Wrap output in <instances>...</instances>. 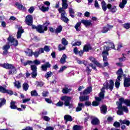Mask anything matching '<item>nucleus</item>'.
Segmentation results:
<instances>
[{"instance_id":"f257e3e1","label":"nucleus","mask_w":130,"mask_h":130,"mask_svg":"<svg viewBox=\"0 0 130 130\" xmlns=\"http://www.w3.org/2000/svg\"><path fill=\"white\" fill-rule=\"evenodd\" d=\"M25 23L28 26H31L32 29H36L37 32L40 33V34H43L45 31H47L48 30V26L50 25L49 20H46L42 25L39 24L37 26L34 24H33V17L32 15H30L26 17Z\"/></svg>"},{"instance_id":"f03ea898","label":"nucleus","mask_w":130,"mask_h":130,"mask_svg":"<svg viewBox=\"0 0 130 130\" xmlns=\"http://www.w3.org/2000/svg\"><path fill=\"white\" fill-rule=\"evenodd\" d=\"M60 101H59L56 104V106L57 107H62L63 106L68 107V106H73V105L71 104V100H72V98L70 96H68L67 95L62 96L60 98ZM63 101L64 103L62 102Z\"/></svg>"},{"instance_id":"7ed1b4c3","label":"nucleus","mask_w":130,"mask_h":130,"mask_svg":"<svg viewBox=\"0 0 130 130\" xmlns=\"http://www.w3.org/2000/svg\"><path fill=\"white\" fill-rule=\"evenodd\" d=\"M102 5V9L104 11V12H106V10H109V12L112 13V14H114V13H116V11H117V9H116V6H113L110 4H106L105 1H103L101 3Z\"/></svg>"},{"instance_id":"20e7f679","label":"nucleus","mask_w":130,"mask_h":130,"mask_svg":"<svg viewBox=\"0 0 130 130\" xmlns=\"http://www.w3.org/2000/svg\"><path fill=\"white\" fill-rule=\"evenodd\" d=\"M82 24H83V25H84L86 27H89V26H93V23H92V21H91V20L82 19L81 21L77 22L74 26V28L77 32L81 31V29L79 28H80V27H82Z\"/></svg>"},{"instance_id":"39448f33","label":"nucleus","mask_w":130,"mask_h":130,"mask_svg":"<svg viewBox=\"0 0 130 130\" xmlns=\"http://www.w3.org/2000/svg\"><path fill=\"white\" fill-rule=\"evenodd\" d=\"M113 88H114V82H113V80L111 79L109 80V83L108 82H106V84H104V87L101 89V93H105V89L106 90H108V89H109L110 91H112Z\"/></svg>"},{"instance_id":"423d86ee","label":"nucleus","mask_w":130,"mask_h":130,"mask_svg":"<svg viewBox=\"0 0 130 130\" xmlns=\"http://www.w3.org/2000/svg\"><path fill=\"white\" fill-rule=\"evenodd\" d=\"M110 48L106 46H104V51L102 52V54L103 55V61H107L108 60V58L107 56L109 55V49Z\"/></svg>"},{"instance_id":"0eeeda50","label":"nucleus","mask_w":130,"mask_h":130,"mask_svg":"<svg viewBox=\"0 0 130 130\" xmlns=\"http://www.w3.org/2000/svg\"><path fill=\"white\" fill-rule=\"evenodd\" d=\"M85 105V106H91V102L86 101L85 103V104L81 103H78V107L76 108V112H79L80 111H82V108H84Z\"/></svg>"},{"instance_id":"6e6552de","label":"nucleus","mask_w":130,"mask_h":130,"mask_svg":"<svg viewBox=\"0 0 130 130\" xmlns=\"http://www.w3.org/2000/svg\"><path fill=\"white\" fill-rule=\"evenodd\" d=\"M61 43L58 45V50L59 51H62V50H66V46L69 44V42L66 39V38H62L61 39ZM64 45V46H63Z\"/></svg>"},{"instance_id":"1a4fd4ad","label":"nucleus","mask_w":130,"mask_h":130,"mask_svg":"<svg viewBox=\"0 0 130 130\" xmlns=\"http://www.w3.org/2000/svg\"><path fill=\"white\" fill-rule=\"evenodd\" d=\"M7 40L9 43H11V45H13L14 47H17L19 45V41L15 39L13 36H9Z\"/></svg>"},{"instance_id":"9d476101","label":"nucleus","mask_w":130,"mask_h":130,"mask_svg":"<svg viewBox=\"0 0 130 130\" xmlns=\"http://www.w3.org/2000/svg\"><path fill=\"white\" fill-rule=\"evenodd\" d=\"M30 69L32 71V73H31V77L33 79H35L37 77V66L35 64L31 65Z\"/></svg>"},{"instance_id":"9b49d317","label":"nucleus","mask_w":130,"mask_h":130,"mask_svg":"<svg viewBox=\"0 0 130 130\" xmlns=\"http://www.w3.org/2000/svg\"><path fill=\"white\" fill-rule=\"evenodd\" d=\"M0 92L1 93H3L4 94H8V95H14V91L10 90V89H7L6 88L0 86Z\"/></svg>"},{"instance_id":"f8f14e48","label":"nucleus","mask_w":130,"mask_h":130,"mask_svg":"<svg viewBox=\"0 0 130 130\" xmlns=\"http://www.w3.org/2000/svg\"><path fill=\"white\" fill-rule=\"evenodd\" d=\"M113 27V25H110V24H107L106 26H103L101 30V32L102 33L105 34L107 33L108 31H110L111 29H112Z\"/></svg>"},{"instance_id":"ddd939ff","label":"nucleus","mask_w":130,"mask_h":130,"mask_svg":"<svg viewBox=\"0 0 130 130\" xmlns=\"http://www.w3.org/2000/svg\"><path fill=\"white\" fill-rule=\"evenodd\" d=\"M10 70L8 71V76L11 75H16L17 74V69L15 68V66L12 64L9 69Z\"/></svg>"},{"instance_id":"4468645a","label":"nucleus","mask_w":130,"mask_h":130,"mask_svg":"<svg viewBox=\"0 0 130 130\" xmlns=\"http://www.w3.org/2000/svg\"><path fill=\"white\" fill-rule=\"evenodd\" d=\"M51 68V64L49 61L46 62L44 64L41 66V70L43 72H46L48 69Z\"/></svg>"},{"instance_id":"2eb2a0df","label":"nucleus","mask_w":130,"mask_h":130,"mask_svg":"<svg viewBox=\"0 0 130 130\" xmlns=\"http://www.w3.org/2000/svg\"><path fill=\"white\" fill-rule=\"evenodd\" d=\"M123 86L125 88H128V87H130V78L129 77H124Z\"/></svg>"},{"instance_id":"dca6fc26","label":"nucleus","mask_w":130,"mask_h":130,"mask_svg":"<svg viewBox=\"0 0 130 130\" xmlns=\"http://www.w3.org/2000/svg\"><path fill=\"white\" fill-rule=\"evenodd\" d=\"M44 52V50L43 49V48H41L39 49L38 51L33 52L32 54L34 55L35 57L37 58V57L39 56V55L40 54L43 53Z\"/></svg>"},{"instance_id":"f3484780","label":"nucleus","mask_w":130,"mask_h":130,"mask_svg":"<svg viewBox=\"0 0 130 130\" xmlns=\"http://www.w3.org/2000/svg\"><path fill=\"white\" fill-rule=\"evenodd\" d=\"M22 33H24V29H23V27L20 26L18 28L17 34L16 36L17 39H19L22 37Z\"/></svg>"},{"instance_id":"a211bd4d","label":"nucleus","mask_w":130,"mask_h":130,"mask_svg":"<svg viewBox=\"0 0 130 130\" xmlns=\"http://www.w3.org/2000/svg\"><path fill=\"white\" fill-rule=\"evenodd\" d=\"M89 60L92 61L93 63L97 66L99 68H101V67H102V65H101L98 61L96 60V58H94L93 56H90L89 57Z\"/></svg>"},{"instance_id":"6ab92c4d","label":"nucleus","mask_w":130,"mask_h":130,"mask_svg":"<svg viewBox=\"0 0 130 130\" xmlns=\"http://www.w3.org/2000/svg\"><path fill=\"white\" fill-rule=\"evenodd\" d=\"M92 125H99L100 124V120L97 117H94L91 121Z\"/></svg>"},{"instance_id":"aec40b11","label":"nucleus","mask_w":130,"mask_h":130,"mask_svg":"<svg viewBox=\"0 0 130 130\" xmlns=\"http://www.w3.org/2000/svg\"><path fill=\"white\" fill-rule=\"evenodd\" d=\"M61 20L64 22V23H66L67 24H69V21L70 19L68 18V17H66V12L61 14Z\"/></svg>"},{"instance_id":"412c9836","label":"nucleus","mask_w":130,"mask_h":130,"mask_svg":"<svg viewBox=\"0 0 130 130\" xmlns=\"http://www.w3.org/2000/svg\"><path fill=\"white\" fill-rule=\"evenodd\" d=\"M92 49H93V48H92L90 44H85L83 47V51H84V52H89V51L92 50Z\"/></svg>"},{"instance_id":"4be33fe9","label":"nucleus","mask_w":130,"mask_h":130,"mask_svg":"<svg viewBox=\"0 0 130 130\" xmlns=\"http://www.w3.org/2000/svg\"><path fill=\"white\" fill-rule=\"evenodd\" d=\"M91 92H92V86H89L86 89H85L83 91L82 94L88 95V94H90Z\"/></svg>"},{"instance_id":"5701e85b","label":"nucleus","mask_w":130,"mask_h":130,"mask_svg":"<svg viewBox=\"0 0 130 130\" xmlns=\"http://www.w3.org/2000/svg\"><path fill=\"white\" fill-rule=\"evenodd\" d=\"M94 98L95 101L92 102V106H93V107L99 106V105L100 104V102H101V101L97 99V98L96 97H95Z\"/></svg>"},{"instance_id":"b1692460","label":"nucleus","mask_w":130,"mask_h":130,"mask_svg":"<svg viewBox=\"0 0 130 130\" xmlns=\"http://www.w3.org/2000/svg\"><path fill=\"white\" fill-rule=\"evenodd\" d=\"M101 113L102 114H106L107 113V106L106 105H102L101 108Z\"/></svg>"},{"instance_id":"393cba45","label":"nucleus","mask_w":130,"mask_h":130,"mask_svg":"<svg viewBox=\"0 0 130 130\" xmlns=\"http://www.w3.org/2000/svg\"><path fill=\"white\" fill-rule=\"evenodd\" d=\"M15 6L17 7L18 10H22V11H26V7L22 5H21L19 2L15 3Z\"/></svg>"},{"instance_id":"a878e982","label":"nucleus","mask_w":130,"mask_h":130,"mask_svg":"<svg viewBox=\"0 0 130 130\" xmlns=\"http://www.w3.org/2000/svg\"><path fill=\"white\" fill-rule=\"evenodd\" d=\"M12 64H9V63H4V64H0V67L4 68V69H6V70H9V69L12 66Z\"/></svg>"},{"instance_id":"bb28decb","label":"nucleus","mask_w":130,"mask_h":130,"mask_svg":"<svg viewBox=\"0 0 130 130\" xmlns=\"http://www.w3.org/2000/svg\"><path fill=\"white\" fill-rule=\"evenodd\" d=\"M80 102H84V101H88L89 100V95L80 96L79 97Z\"/></svg>"},{"instance_id":"cd10ccee","label":"nucleus","mask_w":130,"mask_h":130,"mask_svg":"<svg viewBox=\"0 0 130 130\" xmlns=\"http://www.w3.org/2000/svg\"><path fill=\"white\" fill-rule=\"evenodd\" d=\"M64 119L66 120V122H68V121H73V118L72 116L70 115H66L64 116Z\"/></svg>"},{"instance_id":"c85d7f7f","label":"nucleus","mask_w":130,"mask_h":130,"mask_svg":"<svg viewBox=\"0 0 130 130\" xmlns=\"http://www.w3.org/2000/svg\"><path fill=\"white\" fill-rule=\"evenodd\" d=\"M104 97H105V93L100 92L99 94V96H95L96 98L98 99L99 100L102 101L103 99H104Z\"/></svg>"},{"instance_id":"c756f323","label":"nucleus","mask_w":130,"mask_h":130,"mask_svg":"<svg viewBox=\"0 0 130 130\" xmlns=\"http://www.w3.org/2000/svg\"><path fill=\"white\" fill-rule=\"evenodd\" d=\"M67 58L68 57L67 56V55L66 54H63L60 60V63L63 64V63L66 62V59H67Z\"/></svg>"},{"instance_id":"7c9ffc66","label":"nucleus","mask_w":130,"mask_h":130,"mask_svg":"<svg viewBox=\"0 0 130 130\" xmlns=\"http://www.w3.org/2000/svg\"><path fill=\"white\" fill-rule=\"evenodd\" d=\"M120 123L121 125L122 124H126V125H127V126H128L130 124V121L129 120H119Z\"/></svg>"},{"instance_id":"2f4dec72","label":"nucleus","mask_w":130,"mask_h":130,"mask_svg":"<svg viewBox=\"0 0 130 130\" xmlns=\"http://www.w3.org/2000/svg\"><path fill=\"white\" fill-rule=\"evenodd\" d=\"M11 109H17V105H16V102L11 101L10 103Z\"/></svg>"},{"instance_id":"473e14b6","label":"nucleus","mask_w":130,"mask_h":130,"mask_svg":"<svg viewBox=\"0 0 130 130\" xmlns=\"http://www.w3.org/2000/svg\"><path fill=\"white\" fill-rule=\"evenodd\" d=\"M62 31V26L61 25H59L55 30V32L56 34L60 33Z\"/></svg>"},{"instance_id":"72a5a7b5","label":"nucleus","mask_w":130,"mask_h":130,"mask_svg":"<svg viewBox=\"0 0 130 130\" xmlns=\"http://www.w3.org/2000/svg\"><path fill=\"white\" fill-rule=\"evenodd\" d=\"M7 103V100L5 98L0 99V108L4 105H5Z\"/></svg>"},{"instance_id":"f704fd0d","label":"nucleus","mask_w":130,"mask_h":130,"mask_svg":"<svg viewBox=\"0 0 130 130\" xmlns=\"http://www.w3.org/2000/svg\"><path fill=\"white\" fill-rule=\"evenodd\" d=\"M40 10L43 13H45V12H48V11H49V7H45V6H42L40 8Z\"/></svg>"},{"instance_id":"c9c22d12","label":"nucleus","mask_w":130,"mask_h":130,"mask_svg":"<svg viewBox=\"0 0 130 130\" xmlns=\"http://www.w3.org/2000/svg\"><path fill=\"white\" fill-rule=\"evenodd\" d=\"M52 75H53L52 72L51 71H49L48 72H47L45 74V78H46V79L48 80V79H49V78H50V77H51Z\"/></svg>"},{"instance_id":"e433bc0d","label":"nucleus","mask_w":130,"mask_h":130,"mask_svg":"<svg viewBox=\"0 0 130 130\" xmlns=\"http://www.w3.org/2000/svg\"><path fill=\"white\" fill-rule=\"evenodd\" d=\"M30 95L31 97H37V96H40V95H38V93H37V91L36 90L31 91L30 92Z\"/></svg>"},{"instance_id":"4c0bfd02","label":"nucleus","mask_w":130,"mask_h":130,"mask_svg":"<svg viewBox=\"0 0 130 130\" xmlns=\"http://www.w3.org/2000/svg\"><path fill=\"white\" fill-rule=\"evenodd\" d=\"M22 88L24 91H27L28 89H29V84L27 83H24L22 85Z\"/></svg>"},{"instance_id":"58836bf2","label":"nucleus","mask_w":130,"mask_h":130,"mask_svg":"<svg viewBox=\"0 0 130 130\" xmlns=\"http://www.w3.org/2000/svg\"><path fill=\"white\" fill-rule=\"evenodd\" d=\"M82 128L83 126L78 125H75L73 127V130H82Z\"/></svg>"},{"instance_id":"ea45409f","label":"nucleus","mask_w":130,"mask_h":130,"mask_svg":"<svg viewBox=\"0 0 130 130\" xmlns=\"http://www.w3.org/2000/svg\"><path fill=\"white\" fill-rule=\"evenodd\" d=\"M32 63H33V61H32L31 60H28L26 62H23V64L24 67H26V66H28V64L29 66H31V64H32Z\"/></svg>"},{"instance_id":"a19ab883","label":"nucleus","mask_w":130,"mask_h":130,"mask_svg":"<svg viewBox=\"0 0 130 130\" xmlns=\"http://www.w3.org/2000/svg\"><path fill=\"white\" fill-rule=\"evenodd\" d=\"M62 93L63 94H68V93H70V89L68 87H66L62 89Z\"/></svg>"},{"instance_id":"79ce46f5","label":"nucleus","mask_w":130,"mask_h":130,"mask_svg":"<svg viewBox=\"0 0 130 130\" xmlns=\"http://www.w3.org/2000/svg\"><path fill=\"white\" fill-rule=\"evenodd\" d=\"M108 43L110 44V46H111V48H112V49H115V45L113 43V42L108 41Z\"/></svg>"},{"instance_id":"37998d69","label":"nucleus","mask_w":130,"mask_h":130,"mask_svg":"<svg viewBox=\"0 0 130 130\" xmlns=\"http://www.w3.org/2000/svg\"><path fill=\"white\" fill-rule=\"evenodd\" d=\"M116 105H118L117 108L118 109H122V108L123 107H122V103H119V101H117Z\"/></svg>"},{"instance_id":"c03bdc74","label":"nucleus","mask_w":130,"mask_h":130,"mask_svg":"<svg viewBox=\"0 0 130 130\" xmlns=\"http://www.w3.org/2000/svg\"><path fill=\"white\" fill-rule=\"evenodd\" d=\"M123 28H124V29H126V30H128V29H129L130 28V23H124L123 25Z\"/></svg>"},{"instance_id":"a18cd8bd","label":"nucleus","mask_w":130,"mask_h":130,"mask_svg":"<svg viewBox=\"0 0 130 130\" xmlns=\"http://www.w3.org/2000/svg\"><path fill=\"white\" fill-rule=\"evenodd\" d=\"M116 75H123V71L122 70V68H120L116 72Z\"/></svg>"},{"instance_id":"49530a36","label":"nucleus","mask_w":130,"mask_h":130,"mask_svg":"<svg viewBox=\"0 0 130 130\" xmlns=\"http://www.w3.org/2000/svg\"><path fill=\"white\" fill-rule=\"evenodd\" d=\"M118 111L117 112V113L118 115H123V111L122 110V109H118Z\"/></svg>"},{"instance_id":"de8ad7c7","label":"nucleus","mask_w":130,"mask_h":130,"mask_svg":"<svg viewBox=\"0 0 130 130\" xmlns=\"http://www.w3.org/2000/svg\"><path fill=\"white\" fill-rule=\"evenodd\" d=\"M14 85L17 87V88H18V89H20V88H21V83L19 81L14 82Z\"/></svg>"},{"instance_id":"09e8293b","label":"nucleus","mask_w":130,"mask_h":130,"mask_svg":"<svg viewBox=\"0 0 130 130\" xmlns=\"http://www.w3.org/2000/svg\"><path fill=\"white\" fill-rule=\"evenodd\" d=\"M82 44V42L81 41L77 42H75V43L73 44V46H80Z\"/></svg>"},{"instance_id":"8fccbe9b","label":"nucleus","mask_w":130,"mask_h":130,"mask_svg":"<svg viewBox=\"0 0 130 130\" xmlns=\"http://www.w3.org/2000/svg\"><path fill=\"white\" fill-rule=\"evenodd\" d=\"M44 51H46V52H49L50 51V49L49 48V46H45L43 48Z\"/></svg>"},{"instance_id":"3c124183","label":"nucleus","mask_w":130,"mask_h":130,"mask_svg":"<svg viewBox=\"0 0 130 130\" xmlns=\"http://www.w3.org/2000/svg\"><path fill=\"white\" fill-rule=\"evenodd\" d=\"M11 48V46L9 45H6L3 46V50H9Z\"/></svg>"},{"instance_id":"603ef678","label":"nucleus","mask_w":130,"mask_h":130,"mask_svg":"<svg viewBox=\"0 0 130 130\" xmlns=\"http://www.w3.org/2000/svg\"><path fill=\"white\" fill-rule=\"evenodd\" d=\"M113 126H115V127H119V126H120V123L115 121L113 123Z\"/></svg>"},{"instance_id":"864d4df0","label":"nucleus","mask_w":130,"mask_h":130,"mask_svg":"<svg viewBox=\"0 0 130 130\" xmlns=\"http://www.w3.org/2000/svg\"><path fill=\"white\" fill-rule=\"evenodd\" d=\"M42 118L45 121H49L50 120V118L47 116H43Z\"/></svg>"},{"instance_id":"5fc2aeb1","label":"nucleus","mask_w":130,"mask_h":130,"mask_svg":"<svg viewBox=\"0 0 130 130\" xmlns=\"http://www.w3.org/2000/svg\"><path fill=\"white\" fill-rule=\"evenodd\" d=\"M119 103H124V104H125V100H124V98H121L119 99Z\"/></svg>"},{"instance_id":"6e6d98bb","label":"nucleus","mask_w":130,"mask_h":130,"mask_svg":"<svg viewBox=\"0 0 130 130\" xmlns=\"http://www.w3.org/2000/svg\"><path fill=\"white\" fill-rule=\"evenodd\" d=\"M44 85V82L43 81L38 82L37 86L38 87H43Z\"/></svg>"},{"instance_id":"4d7b16f0","label":"nucleus","mask_w":130,"mask_h":130,"mask_svg":"<svg viewBox=\"0 0 130 130\" xmlns=\"http://www.w3.org/2000/svg\"><path fill=\"white\" fill-rule=\"evenodd\" d=\"M115 85L116 89H118L120 86V82H119V81H116L115 83Z\"/></svg>"},{"instance_id":"13d9d810","label":"nucleus","mask_w":130,"mask_h":130,"mask_svg":"<svg viewBox=\"0 0 130 130\" xmlns=\"http://www.w3.org/2000/svg\"><path fill=\"white\" fill-rule=\"evenodd\" d=\"M73 52H74V53H75V54H76V55L78 54L79 49H78L77 47H75V48H74Z\"/></svg>"},{"instance_id":"bf43d9fd","label":"nucleus","mask_w":130,"mask_h":130,"mask_svg":"<svg viewBox=\"0 0 130 130\" xmlns=\"http://www.w3.org/2000/svg\"><path fill=\"white\" fill-rule=\"evenodd\" d=\"M33 62H34V63H35V66H38V65L40 64V61H39L37 59L34 60L32 63Z\"/></svg>"},{"instance_id":"052dcab7","label":"nucleus","mask_w":130,"mask_h":130,"mask_svg":"<svg viewBox=\"0 0 130 130\" xmlns=\"http://www.w3.org/2000/svg\"><path fill=\"white\" fill-rule=\"evenodd\" d=\"M94 7L95 8H98V9L100 8V6H99V4L98 3V1L97 0H95L94 1Z\"/></svg>"},{"instance_id":"680f3d73","label":"nucleus","mask_w":130,"mask_h":130,"mask_svg":"<svg viewBox=\"0 0 130 130\" xmlns=\"http://www.w3.org/2000/svg\"><path fill=\"white\" fill-rule=\"evenodd\" d=\"M62 7L63 9H68V7H69V5L67 3H62Z\"/></svg>"},{"instance_id":"e2e57ef3","label":"nucleus","mask_w":130,"mask_h":130,"mask_svg":"<svg viewBox=\"0 0 130 130\" xmlns=\"http://www.w3.org/2000/svg\"><path fill=\"white\" fill-rule=\"evenodd\" d=\"M125 104L126 105V106L130 107V100H125Z\"/></svg>"},{"instance_id":"0e129e2a","label":"nucleus","mask_w":130,"mask_h":130,"mask_svg":"<svg viewBox=\"0 0 130 130\" xmlns=\"http://www.w3.org/2000/svg\"><path fill=\"white\" fill-rule=\"evenodd\" d=\"M84 52H85L84 50H81L80 51H78V54L79 56H81V57L83 56V54H84Z\"/></svg>"},{"instance_id":"69168bd1","label":"nucleus","mask_w":130,"mask_h":130,"mask_svg":"<svg viewBox=\"0 0 130 130\" xmlns=\"http://www.w3.org/2000/svg\"><path fill=\"white\" fill-rule=\"evenodd\" d=\"M122 111H124L125 112H128V109L127 107L123 106Z\"/></svg>"},{"instance_id":"338daca9","label":"nucleus","mask_w":130,"mask_h":130,"mask_svg":"<svg viewBox=\"0 0 130 130\" xmlns=\"http://www.w3.org/2000/svg\"><path fill=\"white\" fill-rule=\"evenodd\" d=\"M28 12L30 13V14H32L33 12H34V7H31L29 9H28Z\"/></svg>"},{"instance_id":"774afa93","label":"nucleus","mask_w":130,"mask_h":130,"mask_svg":"<svg viewBox=\"0 0 130 130\" xmlns=\"http://www.w3.org/2000/svg\"><path fill=\"white\" fill-rule=\"evenodd\" d=\"M44 130H53V127L51 126H47Z\"/></svg>"}]
</instances>
